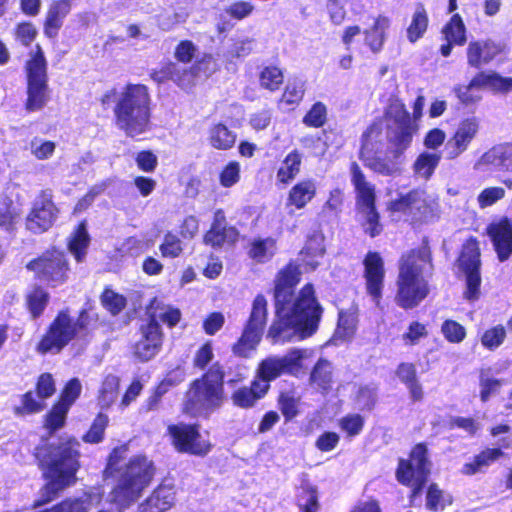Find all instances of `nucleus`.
I'll return each instance as SVG.
<instances>
[{
  "mask_svg": "<svg viewBox=\"0 0 512 512\" xmlns=\"http://www.w3.org/2000/svg\"><path fill=\"white\" fill-rule=\"evenodd\" d=\"M33 457L44 480L39 497L33 503L34 508L53 502L77 483L81 451L76 437L69 436L57 443H40L34 448Z\"/></svg>",
  "mask_w": 512,
  "mask_h": 512,
  "instance_id": "f257e3e1",
  "label": "nucleus"
},
{
  "mask_svg": "<svg viewBox=\"0 0 512 512\" xmlns=\"http://www.w3.org/2000/svg\"><path fill=\"white\" fill-rule=\"evenodd\" d=\"M126 451V445L113 448L105 468L107 476L115 477V484L110 491L111 501L123 507L135 502L156 474L153 461L145 455H135L118 467L124 460Z\"/></svg>",
  "mask_w": 512,
  "mask_h": 512,
  "instance_id": "f03ea898",
  "label": "nucleus"
},
{
  "mask_svg": "<svg viewBox=\"0 0 512 512\" xmlns=\"http://www.w3.org/2000/svg\"><path fill=\"white\" fill-rule=\"evenodd\" d=\"M113 120L126 137L136 138L152 129V98L148 86L127 83L113 107Z\"/></svg>",
  "mask_w": 512,
  "mask_h": 512,
  "instance_id": "7ed1b4c3",
  "label": "nucleus"
},
{
  "mask_svg": "<svg viewBox=\"0 0 512 512\" xmlns=\"http://www.w3.org/2000/svg\"><path fill=\"white\" fill-rule=\"evenodd\" d=\"M226 399L225 371L216 362L188 384L183 395L181 412L190 418L208 419L222 407Z\"/></svg>",
  "mask_w": 512,
  "mask_h": 512,
  "instance_id": "20e7f679",
  "label": "nucleus"
},
{
  "mask_svg": "<svg viewBox=\"0 0 512 512\" xmlns=\"http://www.w3.org/2000/svg\"><path fill=\"white\" fill-rule=\"evenodd\" d=\"M432 262L430 247L425 244L403 253L399 259L397 292L399 307L409 310L417 307L429 294V284L423 276V264Z\"/></svg>",
  "mask_w": 512,
  "mask_h": 512,
  "instance_id": "39448f33",
  "label": "nucleus"
},
{
  "mask_svg": "<svg viewBox=\"0 0 512 512\" xmlns=\"http://www.w3.org/2000/svg\"><path fill=\"white\" fill-rule=\"evenodd\" d=\"M92 331L91 318L86 309L80 310L76 320H73L67 310H61L48 325L37 345V350L60 352L74 339L89 341Z\"/></svg>",
  "mask_w": 512,
  "mask_h": 512,
  "instance_id": "423d86ee",
  "label": "nucleus"
},
{
  "mask_svg": "<svg viewBox=\"0 0 512 512\" xmlns=\"http://www.w3.org/2000/svg\"><path fill=\"white\" fill-rule=\"evenodd\" d=\"M424 97L418 96L413 103V115L409 113L405 104L399 100L392 102L385 115L391 120L387 124L388 153L393 158L401 157L411 146L413 137L418 131L417 121L422 116Z\"/></svg>",
  "mask_w": 512,
  "mask_h": 512,
  "instance_id": "0eeeda50",
  "label": "nucleus"
},
{
  "mask_svg": "<svg viewBox=\"0 0 512 512\" xmlns=\"http://www.w3.org/2000/svg\"><path fill=\"white\" fill-rule=\"evenodd\" d=\"M384 131L387 137V125L384 126L381 118L375 119L368 125L360 138L358 158L373 173L382 176H392L399 172L400 168L395 161L397 158H393L388 152L386 157L379 154L383 143Z\"/></svg>",
  "mask_w": 512,
  "mask_h": 512,
  "instance_id": "6e6552de",
  "label": "nucleus"
},
{
  "mask_svg": "<svg viewBox=\"0 0 512 512\" xmlns=\"http://www.w3.org/2000/svg\"><path fill=\"white\" fill-rule=\"evenodd\" d=\"M350 181L356 194L357 210L364 215L361 227L366 235L375 238L383 232L380 213L376 206L375 185L367 180L365 173L356 161L349 164Z\"/></svg>",
  "mask_w": 512,
  "mask_h": 512,
  "instance_id": "1a4fd4ad",
  "label": "nucleus"
},
{
  "mask_svg": "<svg viewBox=\"0 0 512 512\" xmlns=\"http://www.w3.org/2000/svg\"><path fill=\"white\" fill-rule=\"evenodd\" d=\"M26 100L24 108L27 112L42 110L50 100L48 64L39 44L25 63Z\"/></svg>",
  "mask_w": 512,
  "mask_h": 512,
  "instance_id": "9d476101",
  "label": "nucleus"
},
{
  "mask_svg": "<svg viewBox=\"0 0 512 512\" xmlns=\"http://www.w3.org/2000/svg\"><path fill=\"white\" fill-rule=\"evenodd\" d=\"M323 307L318 302L312 283H306L298 292L290 310L287 312L296 326L301 339L316 333L323 315Z\"/></svg>",
  "mask_w": 512,
  "mask_h": 512,
  "instance_id": "9b49d317",
  "label": "nucleus"
},
{
  "mask_svg": "<svg viewBox=\"0 0 512 512\" xmlns=\"http://www.w3.org/2000/svg\"><path fill=\"white\" fill-rule=\"evenodd\" d=\"M26 269L34 273L35 279L57 287L68 280L70 263L64 251L51 246L30 260L26 264Z\"/></svg>",
  "mask_w": 512,
  "mask_h": 512,
  "instance_id": "f8f14e48",
  "label": "nucleus"
},
{
  "mask_svg": "<svg viewBox=\"0 0 512 512\" xmlns=\"http://www.w3.org/2000/svg\"><path fill=\"white\" fill-rule=\"evenodd\" d=\"M171 446L181 454H188L198 457L208 455L213 444L201 434V425L197 422L171 423L166 428Z\"/></svg>",
  "mask_w": 512,
  "mask_h": 512,
  "instance_id": "ddd939ff",
  "label": "nucleus"
},
{
  "mask_svg": "<svg viewBox=\"0 0 512 512\" xmlns=\"http://www.w3.org/2000/svg\"><path fill=\"white\" fill-rule=\"evenodd\" d=\"M458 268L465 275L463 297L468 301H476L480 297L481 288V250L476 237H468L462 244L456 259Z\"/></svg>",
  "mask_w": 512,
  "mask_h": 512,
  "instance_id": "4468645a",
  "label": "nucleus"
},
{
  "mask_svg": "<svg viewBox=\"0 0 512 512\" xmlns=\"http://www.w3.org/2000/svg\"><path fill=\"white\" fill-rule=\"evenodd\" d=\"M59 214L60 209L54 202L52 189H42L37 193L25 216V228L32 234H43L54 226Z\"/></svg>",
  "mask_w": 512,
  "mask_h": 512,
  "instance_id": "2eb2a0df",
  "label": "nucleus"
},
{
  "mask_svg": "<svg viewBox=\"0 0 512 512\" xmlns=\"http://www.w3.org/2000/svg\"><path fill=\"white\" fill-rule=\"evenodd\" d=\"M268 302L263 294L255 296L249 318L243 332L233 345V352H250L256 350L263 336L267 322Z\"/></svg>",
  "mask_w": 512,
  "mask_h": 512,
  "instance_id": "dca6fc26",
  "label": "nucleus"
},
{
  "mask_svg": "<svg viewBox=\"0 0 512 512\" xmlns=\"http://www.w3.org/2000/svg\"><path fill=\"white\" fill-rule=\"evenodd\" d=\"M431 461L426 442L413 445L407 458H399L395 469V478L401 485H409L415 479L429 478Z\"/></svg>",
  "mask_w": 512,
  "mask_h": 512,
  "instance_id": "f3484780",
  "label": "nucleus"
},
{
  "mask_svg": "<svg viewBox=\"0 0 512 512\" xmlns=\"http://www.w3.org/2000/svg\"><path fill=\"white\" fill-rule=\"evenodd\" d=\"M509 52L507 44L491 37L471 39L466 47L467 65L481 69L492 62L503 61Z\"/></svg>",
  "mask_w": 512,
  "mask_h": 512,
  "instance_id": "a211bd4d",
  "label": "nucleus"
},
{
  "mask_svg": "<svg viewBox=\"0 0 512 512\" xmlns=\"http://www.w3.org/2000/svg\"><path fill=\"white\" fill-rule=\"evenodd\" d=\"M390 213H400L410 217L411 223H423L433 216L432 203L422 198L417 189H412L405 194H399L390 201L387 206Z\"/></svg>",
  "mask_w": 512,
  "mask_h": 512,
  "instance_id": "6ab92c4d",
  "label": "nucleus"
},
{
  "mask_svg": "<svg viewBox=\"0 0 512 512\" xmlns=\"http://www.w3.org/2000/svg\"><path fill=\"white\" fill-rule=\"evenodd\" d=\"M301 280V271L299 266L289 261L276 274L274 279V302L275 309L279 313L286 309L294 296L296 286Z\"/></svg>",
  "mask_w": 512,
  "mask_h": 512,
  "instance_id": "aec40b11",
  "label": "nucleus"
},
{
  "mask_svg": "<svg viewBox=\"0 0 512 512\" xmlns=\"http://www.w3.org/2000/svg\"><path fill=\"white\" fill-rule=\"evenodd\" d=\"M294 355L295 357H267L263 359L259 364L255 379H259L261 383L270 384L271 381L283 374L299 376L303 371L302 358L304 354Z\"/></svg>",
  "mask_w": 512,
  "mask_h": 512,
  "instance_id": "412c9836",
  "label": "nucleus"
},
{
  "mask_svg": "<svg viewBox=\"0 0 512 512\" xmlns=\"http://www.w3.org/2000/svg\"><path fill=\"white\" fill-rule=\"evenodd\" d=\"M238 238L239 231L235 226L227 224L225 211L222 208L216 209L209 229L203 234V243L212 249L218 250L226 244L234 245Z\"/></svg>",
  "mask_w": 512,
  "mask_h": 512,
  "instance_id": "4be33fe9",
  "label": "nucleus"
},
{
  "mask_svg": "<svg viewBox=\"0 0 512 512\" xmlns=\"http://www.w3.org/2000/svg\"><path fill=\"white\" fill-rule=\"evenodd\" d=\"M363 266L366 292L378 304L384 288V261L378 252L368 251L363 259Z\"/></svg>",
  "mask_w": 512,
  "mask_h": 512,
  "instance_id": "5701e85b",
  "label": "nucleus"
},
{
  "mask_svg": "<svg viewBox=\"0 0 512 512\" xmlns=\"http://www.w3.org/2000/svg\"><path fill=\"white\" fill-rule=\"evenodd\" d=\"M511 447L512 440L506 438L501 440V445L498 447H484L462 465L461 474L471 477L476 474L486 473L491 465L506 457L504 449H510Z\"/></svg>",
  "mask_w": 512,
  "mask_h": 512,
  "instance_id": "b1692460",
  "label": "nucleus"
},
{
  "mask_svg": "<svg viewBox=\"0 0 512 512\" xmlns=\"http://www.w3.org/2000/svg\"><path fill=\"white\" fill-rule=\"evenodd\" d=\"M493 248L500 262L508 260L512 255V219L502 216L490 222L486 227Z\"/></svg>",
  "mask_w": 512,
  "mask_h": 512,
  "instance_id": "393cba45",
  "label": "nucleus"
},
{
  "mask_svg": "<svg viewBox=\"0 0 512 512\" xmlns=\"http://www.w3.org/2000/svg\"><path fill=\"white\" fill-rule=\"evenodd\" d=\"M479 130L477 118L462 120L445 145L446 159L453 160L465 152Z\"/></svg>",
  "mask_w": 512,
  "mask_h": 512,
  "instance_id": "a878e982",
  "label": "nucleus"
},
{
  "mask_svg": "<svg viewBox=\"0 0 512 512\" xmlns=\"http://www.w3.org/2000/svg\"><path fill=\"white\" fill-rule=\"evenodd\" d=\"M164 309V304L156 297L150 300L146 307L148 323L143 328V337L140 341L145 352H154L160 349L163 341V333L157 322L158 311Z\"/></svg>",
  "mask_w": 512,
  "mask_h": 512,
  "instance_id": "bb28decb",
  "label": "nucleus"
},
{
  "mask_svg": "<svg viewBox=\"0 0 512 512\" xmlns=\"http://www.w3.org/2000/svg\"><path fill=\"white\" fill-rule=\"evenodd\" d=\"M338 309L336 328L331 338L325 345H338L343 343L354 335L358 325L359 306L352 302L348 308H339L336 302H333Z\"/></svg>",
  "mask_w": 512,
  "mask_h": 512,
  "instance_id": "cd10ccee",
  "label": "nucleus"
},
{
  "mask_svg": "<svg viewBox=\"0 0 512 512\" xmlns=\"http://www.w3.org/2000/svg\"><path fill=\"white\" fill-rule=\"evenodd\" d=\"M441 34L445 39L439 52L443 57H449L454 46H464L467 42V28L460 14L454 13L443 25Z\"/></svg>",
  "mask_w": 512,
  "mask_h": 512,
  "instance_id": "c85d7f7f",
  "label": "nucleus"
},
{
  "mask_svg": "<svg viewBox=\"0 0 512 512\" xmlns=\"http://www.w3.org/2000/svg\"><path fill=\"white\" fill-rule=\"evenodd\" d=\"M73 0H53L43 20V34L48 39H56L63 27L65 18L70 14Z\"/></svg>",
  "mask_w": 512,
  "mask_h": 512,
  "instance_id": "c756f323",
  "label": "nucleus"
},
{
  "mask_svg": "<svg viewBox=\"0 0 512 512\" xmlns=\"http://www.w3.org/2000/svg\"><path fill=\"white\" fill-rule=\"evenodd\" d=\"M175 498L174 487L160 483L139 504L138 512H167L174 506Z\"/></svg>",
  "mask_w": 512,
  "mask_h": 512,
  "instance_id": "7c9ffc66",
  "label": "nucleus"
},
{
  "mask_svg": "<svg viewBox=\"0 0 512 512\" xmlns=\"http://www.w3.org/2000/svg\"><path fill=\"white\" fill-rule=\"evenodd\" d=\"M369 19L372 20V25L365 28L362 33L365 45L376 54L384 47L387 39V30L390 27L391 20L384 14L370 16Z\"/></svg>",
  "mask_w": 512,
  "mask_h": 512,
  "instance_id": "2f4dec72",
  "label": "nucleus"
},
{
  "mask_svg": "<svg viewBox=\"0 0 512 512\" xmlns=\"http://www.w3.org/2000/svg\"><path fill=\"white\" fill-rule=\"evenodd\" d=\"M247 257L256 264L270 262L277 253V239L271 236L254 237L245 247Z\"/></svg>",
  "mask_w": 512,
  "mask_h": 512,
  "instance_id": "473e14b6",
  "label": "nucleus"
},
{
  "mask_svg": "<svg viewBox=\"0 0 512 512\" xmlns=\"http://www.w3.org/2000/svg\"><path fill=\"white\" fill-rule=\"evenodd\" d=\"M270 384L261 383L259 379L251 381L249 386H242L231 394V400L237 407L243 409L252 408L269 391Z\"/></svg>",
  "mask_w": 512,
  "mask_h": 512,
  "instance_id": "72a5a7b5",
  "label": "nucleus"
},
{
  "mask_svg": "<svg viewBox=\"0 0 512 512\" xmlns=\"http://www.w3.org/2000/svg\"><path fill=\"white\" fill-rule=\"evenodd\" d=\"M316 195V181L311 178L301 179L288 191L286 206L302 210L316 197Z\"/></svg>",
  "mask_w": 512,
  "mask_h": 512,
  "instance_id": "f704fd0d",
  "label": "nucleus"
},
{
  "mask_svg": "<svg viewBox=\"0 0 512 512\" xmlns=\"http://www.w3.org/2000/svg\"><path fill=\"white\" fill-rule=\"evenodd\" d=\"M282 309L279 313L275 309L276 318L273 320L267 332V339L271 344H282L291 339L297 334L296 326L292 323V318Z\"/></svg>",
  "mask_w": 512,
  "mask_h": 512,
  "instance_id": "c9c22d12",
  "label": "nucleus"
},
{
  "mask_svg": "<svg viewBox=\"0 0 512 512\" xmlns=\"http://www.w3.org/2000/svg\"><path fill=\"white\" fill-rule=\"evenodd\" d=\"M429 24L430 17L428 9L422 2L415 3L406 27L407 40L414 44L422 39L428 31Z\"/></svg>",
  "mask_w": 512,
  "mask_h": 512,
  "instance_id": "e433bc0d",
  "label": "nucleus"
},
{
  "mask_svg": "<svg viewBox=\"0 0 512 512\" xmlns=\"http://www.w3.org/2000/svg\"><path fill=\"white\" fill-rule=\"evenodd\" d=\"M91 237L87 229V221L81 220L67 239V249L77 263L85 261Z\"/></svg>",
  "mask_w": 512,
  "mask_h": 512,
  "instance_id": "4c0bfd02",
  "label": "nucleus"
},
{
  "mask_svg": "<svg viewBox=\"0 0 512 512\" xmlns=\"http://www.w3.org/2000/svg\"><path fill=\"white\" fill-rule=\"evenodd\" d=\"M303 155L298 149L291 150L282 160L276 173L277 184H290L301 172Z\"/></svg>",
  "mask_w": 512,
  "mask_h": 512,
  "instance_id": "58836bf2",
  "label": "nucleus"
},
{
  "mask_svg": "<svg viewBox=\"0 0 512 512\" xmlns=\"http://www.w3.org/2000/svg\"><path fill=\"white\" fill-rule=\"evenodd\" d=\"M326 252L324 237L321 234L313 233L308 236L299 255L306 267L315 270L319 266L318 259L323 257Z\"/></svg>",
  "mask_w": 512,
  "mask_h": 512,
  "instance_id": "ea45409f",
  "label": "nucleus"
},
{
  "mask_svg": "<svg viewBox=\"0 0 512 512\" xmlns=\"http://www.w3.org/2000/svg\"><path fill=\"white\" fill-rule=\"evenodd\" d=\"M473 89L489 88L495 93H508V77L501 76L495 71H479L469 81Z\"/></svg>",
  "mask_w": 512,
  "mask_h": 512,
  "instance_id": "a19ab883",
  "label": "nucleus"
},
{
  "mask_svg": "<svg viewBox=\"0 0 512 512\" xmlns=\"http://www.w3.org/2000/svg\"><path fill=\"white\" fill-rule=\"evenodd\" d=\"M236 141L237 134L222 122L214 123L208 129V143L215 150H230L235 146Z\"/></svg>",
  "mask_w": 512,
  "mask_h": 512,
  "instance_id": "79ce46f5",
  "label": "nucleus"
},
{
  "mask_svg": "<svg viewBox=\"0 0 512 512\" xmlns=\"http://www.w3.org/2000/svg\"><path fill=\"white\" fill-rule=\"evenodd\" d=\"M50 301V295L41 285H34L25 295V307L31 317L40 318Z\"/></svg>",
  "mask_w": 512,
  "mask_h": 512,
  "instance_id": "37998d69",
  "label": "nucleus"
},
{
  "mask_svg": "<svg viewBox=\"0 0 512 512\" xmlns=\"http://www.w3.org/2000/svg\"><path fill=\"white\" fill-rule=\"evenodd\" d=\"M20 218L21 210L16 207L12 199L4 198L0 201V230L9 235H15Z\"/></svg>",
  "mask_w": 512,
  "mask_h": 512,
  "instance_id": "c03bdc74",
  "label": "nucleus"
},
{
  "mask_svg": "<svg viewBox=\"0 0 512 512\" xmlns=\"http://www.w3.org/2000/svg\"><path fill=\"white\" fill-rule=\"evenodd\" d=\"M296 505L299 512H318L320 503L317 487L307 480L303 481L298 487Z\"/></svg>",
  "mask_w": 512,
  "mask_h": 512,
  "instance_id": "a18cd8bd",
  "label": "nucleus"
},
{
  "mask_svg": "<svg viewBox=\"0 0 512 512\" xmlns=\"http://www.w3.org/2000/svg\"><path fill=\"white\" fill-rule=\"evenodd\" d=\"M305 95V84L301 80L289 81L279 97L277 104L279 107L295 109L302 102Z\"/></svg>",
  "mask_w": 512,
  "mask_h": 512,
  "instance_id": "49530a36",
  "label": "nucleus"
},
{
  "mask_svg": "<svg viewBox=\"0 0 512 512\" xmlns=\"http://www.w3.org/2000/svg\"><path fill=\"white\" fill-rule=\"evenodd\" d=\"M441 160V154L435 152H422L420 153L413 163V171L415 175L429 180Z\"/></svg>",
  "mask_w": 512,
  "mask_h": 512,
  "instance_id": "de8ad7c7",
  "label": "nucleus"
},
{
  "mask_svg": "<svg viewBox=\"0 0 512 512\" xmlns=\"http://www.w3.org/2000/svg\"><path fill=\"white\" fill-rule=\"evenodd\" d=\"M120 388V378L109 374L104 377L98 395V405L101 409H109L115 402Z\"/></svg>",
  "mask_w": 512,
  "mask_h": 512,
  "instance_id": "09e8293b",
  "label": "nucleus"
},
{
  "mask_svg": "<svg viewBox=\"0 0 512 512\" xmlns=\"http://www.w3.org/2000/svg\"><path fill=\"white\" fill-rule=\"evenodd\" d=\"M284 83L283 70L276 65H266L259 72V85L270 92L278 91Z\"/></svg>",
  "mask_w": 512,
  "mask_h": 512,
  "instance_id": "8fccbe9b",
  "label": "nucleus"
},
{
  "mask_svg": "<svg viewBox=\"0 0 512 512\" xmlns=\"http://www.w3.org/2000/svg\"><path fill=\"white\" fill-rule=\"evenodd\" d=\"M453 503L451 495L446 494L437 483H430L426 490V508L432 512L443 511Z\"/></svg>",
  "mask_w": 512,
  "mask_h": 512,
  "instance_id": "3c124183",
  "label": "nucleus"
},
{
  "mask_svg": "<svg viewBox=\"0 0 512 512\" xmlns=\"http://www.w3.org/2000/svg\"><path fill=\"white\" fill-rule=\"evenodd\" d=\"M489 161L503 171L512 172V143L492 147L486 154Z\"/></svg>",
  "mask_w": 512,
  "mask_h": 512,
  "instance_id": "603ef678",
  "label": "nucleus"
},
{
  "mask_svg": "<svg viewBox=\"0 0 512 512\" xmlns=\"http://www.w3.org/2000/svg\"><path fill=\"white\" fill-rule=\"evenodd\" d=\"M69 410V408L56 401L52 404L50 410L44 416V427L50 434L65 426Z\"/></svg>",
  "mask_w": 512,
  "mask_h": 512,
  "instance_id": "864d4df0",
  "label": "nucleus"
},
{
  "mask_svg": "<svg viewBox=\"0 0 512 512\" xmlns=\"http://www.w3.org/2000/svg\"><path fill=\"white\" fill-rule=\"evenodd\" d=\"M337 425L347 439H353L363 432L365 417L359 413H348L338 420Z\"/></svg>",
  "mask_w": 512,
  "mask_h": 512,
  "instance_id": "5fc2aeb1",
  "label": "nucleus"
},
{
  "mask_svg": "<svg viewBox=\"0 0 512 512\" xmlns=\"http://www.w3.org/2000/svg\"><path fill=\"white\" fill-rule=\"evenodd\" d=\"M109 425V418L104 413H98L89 429L83 434L82 441L88 444H98L104 440L105 430Z\"/></svg>",
  "mask_w": 512,
  "mask_h": 512,
  "instance_id": "6e6d98bb",
  "label": "nucleus"
},
{
  "mask_svg": "<svg viewBox=\"0 0 512 512\" xmlns=\"http://www.w3.org/2000/svg\"><path fill=\"white\" fill-rule=\"evenodd\" d=\"M102 306L112 315L120 314L127 305L124 295L115 292L110 287H105L100 295Z\"/></svg>",
  "mask_w": 512,
  "mask_h": 512,
  "instance_id": "4d7b16f0",
  "label": "nucleus"
},
{
  "mask_svg": "<svg viewBox=\"0 0 512 512\" xmlns=\"http://www.w3.org/2000/svg\"><path fill=\"white\" fill-rule=\"evenodd\" d=\"M45 407L43 400L34 395L32 390L25 392L21 396V403L13 408V413L16 416H26L41 412Z\"/></svg>",
  "mask_w": 512,
  "mask_h": 512,
  "instance_id": "13d9d810",
  "label": "nucleus"
},
{
  "mask_svg": "<svg viewBox=\"0 0 512 512\" xmlns=\"http://www.w3.org/2000/svg\"><path fill=\"white\" fill-rule=\"evenodd\" d=\"M180 381L174 380L172 378H164L160 381L152 390L151 394L145 401V409L147 411H153L158 409L162 397L174 386H176Z\"/></svg>",
  "mask_w": 512,
  "mask_h": 512,
  "instance_id": "bf43d9fd",
  "label": "nucleus"
},
{
  "mask_svg": "<svg viewBox=\"0 0 512 512\" xmlns=\"http://www.w3.org/2000/svg\"><path fill=\"white\" fill-rule=\"evenodd\" d=\"M302 122L309 128H321L327 122V107L321 102H315L303 116Z\"/></svg>",
  "mask_w": 512,
  "mask_h": 512,
  "instance_id": "052dcab7",
  "label": "nucleus"
},
{
  "mask_svg": "<svg viewBox=\"0 0 512 512\" xmlns=\"http://www.w3.org/2000/svg\"><path fill=\"white\" fill-rule=\"evenodd\" d=\"M310 380L312 383L317 384L323 389L329 388L332 382L330 363L327 360L320 358L311 372Z\"/></svg>",
  "mask_w": 512,
  "mask_h": 512,
  "instance_id": "680f3d73",
  "label": "nucleus"
},
{
  "mask_svg": "<svg viewBox=\"0 0 512 512\" xmlns=\"http://www.w3.org/2000/svg\"><path fill=\"white\" fill-rule=\"evenodd\" d=\"M149 76L154 82L158 84L169 80L179 83L181 79L178 67L176 63L172 61H167L163 63L160 68L153 69Z\"/></svg>",
  "mask_w": 512,
  "mask_h": 512,
  "instance_id": "e2e57ef3",
  "label": "nucleus"
},
{
  "mask_svg": "<svg viewBox=\"0 0 512 512\" xmlns=\"http://www.w3.org/2000/svg\"><path fill=\"white\" fill-rule=\"evenodd\" d=\"M277 404L286 422L293 420L299 414V399L289 392H281Z\"/></svg>",
  "mask_w": 512,
  "mask_h": 512,
  "instance_id": "0e129e2a",
  "label": "nucleus"
},
{
  "mask_svg": "<svg viewBox=\"0 0 512 512\" xmlns=\"http://www.w3.org/2000/svg\"><path fill=\"white\" fill-rule=\"evenodd\" d=\"M163 258H177L183 252L181 239L174 233L168 231L165 233L162 243L159 246Z\"/></svg>",
  "mask_w": 512,
  "mask_h": 512,
  "instance_id": "69168bd1",
  "label": "nucleus"
},
{
  "mask_svg": "<svg viewBox=\"0 0 512 512\" xmlns=\"http://www.w3.org/2000/svg\"><path fill=\"white\" fill-rule=\"evenodd\" d=\"M82 386L78 378H72L66 382L56 402L71 408L80 397Z\"/></svg>",
  "mask_w": 512,
  "mask_h": 512,
  "instance_id": "338daca9",
  "label": "nucleus"
},
{
  "mask_svg": "<svg viewBox=\"0 0 512 512\" xmlns=\"http://www.w3.org/2000/svg\"><path fill=\"white\" fill-rule=\"evenodd\" d=\"M241 177L240 163L232 160L223 166L219 172V183L224 188H230L237 184Z\"/></svg>",
  "mask_w": 512,
  "mask_h": 512,
  "instance_id": "774afa93",
  "label": "nucleus"
}]
</instances>
